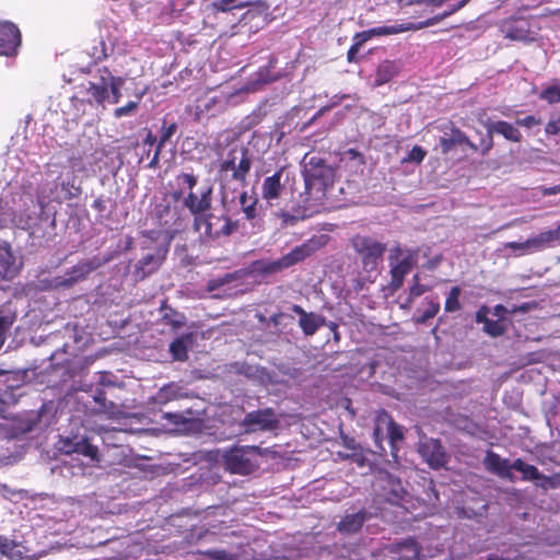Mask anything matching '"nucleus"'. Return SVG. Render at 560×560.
Returning a JSON list of instances; mask_svg holds the SVG:
<instances>
[{"instance_id":"f257e3e1","label":"nucleus","mask_w":560,"mask_h":560,"mask_svg":"<svg viewBox=\"0 0 560 560\" xmlns=\"http://www.w3.org/2000/svg\"><path fill=\"white\" fill-rule=\"evenodd\" d=\"M56 197L55 194L46 196L44 191L40 192L37 200H34L33 196L25 191L4 195L0 198V226L30 229L35 224L44 207Z\"/></svg>"},{"instance_id":"f03ea898","label":"nucleus","mask_w":560,"mask_h":560,"mask_svg":"<svg viewBox=\"0 0 560 560\" xmlns=\"http://www.w3.org/2000/svg\"><path fill=\"white\" fill-rule=\"evenodd\" d=\"M304 180L306 194L319 200L325 196L329 186L335 179V171L314 156L304 159Z\"/></svg>"},{"instance_id":"7ed1b4c3","label":"nucleus","mask_w":560,"mask_h":560,"mask_svg":"<svg viewBox=\"0 0 560 560\" xmlns=\"http://www.w3.org/2000/svg\"><path fill=\"white\" fill-rule=\"evenodd\" d=\"M388 260L392 275L390 287L397 290L402 285L404 278L417 264L418 252L396 246L389 249Z\"/></svg>"},{"instance_id":"20e7f679","label":"nucleus","mask_w":560,"mask_h":560,"mask_svg":"<svg viewBox=\"0 0 560 560\" xmlns=\"http://www.w3.org/2000/svg\"><path fill=\"white\" fill-rule=\"evenodd\" d=\"M250 170V159L248 158L247 150L242 145H233L226 158L220 164V171L238 180L245 182L247 173Z\"/></svg>"},{"instance_id":"39448f33","label":"nucleus","mask_w":560,"mask_h":560,"mask_svg":"<svg viewBox=\"0 0 560 560\" xmlns=\"http://www.w3.org/2000/svg\"><path fill=\"white\" fill-rule=\"evenodd\" d=\"M318 246L319 244L311 240L307 243L294 247L290 253H288L287 255L282 256L277 260L261 262L259 269L267 273L278 272L311 256L317 249Z\"/></svg>"},{"instance_id":"423d86ee","label":"nucleus","mask_w":560,"mask_h":560,"mask_svg":"<svg viewBox=\"0 0 560 560\" xmlns=\"http://www.w3.org/2000/svg\"><path fill=\"white\" fill-rule=\"evenodd\" d=\"M354 250L361 256L364 269L375 270L386 250V245L366 236L352 240Z\"/></svg>"},{"instance_id":"0eeeda50","label":"nucleus","mask_w":560,"mask_h":560,"mask_svg":"<svg viewBox=\"0 0 560 560\" xmlns=\"http://www.w3.org/2000/svg\"><path fill=\"white\" fill-rule=\"evenodd\" d=\"M256 447L242 446L226 451L223 455L225 467L234 474L247 475L256 467Z\"/></svg>"},{"instance_id":"6e6552de","label":"nucleus","mask_w":560,"mask_h":560,"mask_svg":"<svg viewBox=\"0 0 560 560\" xmlns=\"http://www.w3.org/2000/svg\"><path fill=\"white\" fill-rule=\"evenodd\" d=\"M196 230L200 235L208 238H217L222 235H229L232 232L233 225L230 219L223 214H209L197 215L195 218Z\"/></svg>"},{"instance_id":"1a4fd4ad","label":"nucleus","mask_w":560,"mask_h":560,"mask_svg":"<svg viewBox=\"0 0 560 560\" xmlns=\"http://www.w3.org/2000/svg\"><path fill=\"white\" fill-rule=\"evenodd\" d=\"M373 434L375 443L380 446L382 441L387 438L393 451L395 450V443L404 438L401 427L396 424L392 417L385 411H382L376 416Z\"/></svg>"},{"instance_id":"9d476101","label":"nucleus","mask_w":560,"mask_h":560,"mask_svg":"<svg viewBox=\"0 0 560 560\" xmlns=\"http://www.w3.org/2000/svg\"><path fill=\"white\" fill-rule=\"evenodd\" d=\"M440 21V18L435 16L428 19L427 21L418 23H399L393 25L377 26L363 32V39H371L374 36H389L395 34L405 33L408 31H418L429 26L435 25Z\"/></svg>"},{"instance_id":"9b49d317","label":"nucleus","mask_w":560,"mask_h":560,"mask_svg":"<svg viewBox=\"0 0 560 560\" xmlns=\"http://www.w3.org/2000/svg\"><path fill=\"white\" fill-rule=\"evenodd\" d=\"M242 424L247 432L266 431L275 429L278 419L271 409H264L247 413Z\"/></svg>"},{"instance_id":"f8f14e48","label":"nucleus","mask_w":560,"mask_h":560,"mask_svg":"<svg viewBox=\"0 0 560 560\" xmlns=\"http://www.w3.org/2000/svg\"><path fill=\"white\" fill-rule=\"evenodd\" d=\"M283 171L279 170L275 174L267 176L261 184L260 196L268 205L275 206L285 191L282 180Z\"/></svg>"},{"instance_id":"ddd939ff","label":"nucleus","mask_w":560,"mask_h":560,"mask_svg":"<svg viewBox=\"0 0 560 560\" xmlns=\"http://www.w3.org/2000/svg\"><path fill=\"white\" fill-rule=\"evenodd\" d=\"M486 129L488 132V141L483 142L482 153H487L492 148V135L498 133L503 136L506 140L520 142L522 135L520 130L508 121H487Z\"/></svg>"},{"instance_id":"4468645a","label":"nucleus","mask_w":560,"mask_h":560,"mask_svg":"<svg viewBox=\"0 0 560 560\" xmlns=\"http://www.w3.org/2000/svg\"><path fill=\"white\" fill-rule=\"evenodd\" d=\"M21 44L19 28L10 22L0 23V55H11Z\"/></svg>"},{"instance_id":"2eb2a0df","label":"nucleus","mask_w":560,"mask_h":560,"mask_svg":"<svg viewBox=\"0 0 560 560\" xmlns=\"http://www.w3.org/2000/svg\"><path fill=\"white\" fill-rule=\"evenodd\" d=\"M419 453L432 468H440L445 464V454L438 440L423 439L419 445Z\"/></svg>"},{"instance_id":"dca6fc26","label":"nucleus","mask_w":560,"mask_h":560,"mask_svg":"<svg viewBox=\"0 0 560 560\" xmlns=\"http://www.w3.org/2000/svg\"><path fill=\"white\" fill-rule=\"evenodd\" d=\"M383 553L388 560H412L419 558V548L413 539L387 546Z\"/></svg>"},{"instance_id":"f3484780","label":"nucleus","mask_w":560,"mask_h":560,"mask_svg":"<svg viewBox=\"0 0 560 560\" xmlns=\"http://www.w3.org/2000/svg\"><path fill=\"white\" fill-rule=\"evenodd\" d=\"M22 267L19 256L14 255L7 243H0V276L11 279L18 275Z\"/></svg>"},{"instance_id":"a211bd4d","label":"nucleus","mask_w":560,"mask_h":560,"mask_svg":"<svg viewBox=\"0 0 560 560\" xmlns=\"http://www.w3.org/2000/svg\"><path fill=\"white\" fill-rule=\"evenodd\" d=\"M98 264H95L92 260L81 261L78 265L73 266L72 269L67 272L63 277H59L55 279V287H70L73 283L82 280L88 276L91 271L96 269Z\"/></svg>"},{"instance_id":"6ab92c4d","label":"nucleus","mask_w":560,"mask_h":560,"mask_svg":"<svg viewBox=\"0 0 560 560\" xmlns=\"http://www.w3.org/2000/svg\"><path fill=\"white\" fill-rule=\"evenodd\" d=\"M491 310L488 306H481L476 314V322L483 324V330L491 337H498L505 332L506 323L499 319H490Z\"/></svg>"},{"instance_id":"aec40b11","label":"nucleus","mask_w":560,"mask_h":560,"mask_svg":"<svg viewBox=\"0 0 560 560\" xmlns=\"http://www.w3.org/2000/svg\"><path fill=\"white\" fill-rule=\"evenodd\" d=\"M483 463L489 471L497 474L501 478H506L513 481V475L511 472L513 464H510L508 459L501 458L498 454L489 452L487 453Z\"/></svg>"},{"instance_id":"412c9836","label":"nucleus","mask_w":560,"mask_h":560,"mask_svg":"<svg viewBox=\"0 0 560 560\" xmlns=\"http://www.w3.org/2000/svg\"><path fill=\"white\" fill-rule=\"evenodd\" d=\"M292 310L300 316L299 325L307 336L314 335L316 330L325 324L324 317L314 313H307L299 305H294Z\"/></svg>"},{"instance_id":"4be33fe9","label":"nucleus","mask_w":560,"mask_h":560,"mask_svg":"<svg viewBox=\"0 0 560 560\" xmlns=\"http://www.w3.org/2000/svg\"><path fill=\"white\" fill-rule=\"evenodd\" d=\"M210 188H205L199 192L190 191L185 199V206L197 215H201L210 207Z\"/></svg>"},{"instance_id":"5701e85b","label":"nucleus","mask_w":560,"mask_h":560,"mask_svg":"<svg viewBox=\"0 0 560 560\" xmlns=\"http://www.w3.org/2000/svg\"><path fill=\"white\" fill-rule=\"evenodd\" d=\"M530 254L541 252L548 247L560 243V237L557 230L544 231L537 235L527 238Z\"/></svg>"},{"instance_id":"b1692460","label":"nucleus","mask_w":560,"mask_h":560,"mask_svg":"<svg viewBox=\"0 0 560 560\" xmlns=\"http://www.w3.org/2000/svg\"><path fill=\"white\" fill-rule=\"evenodd\" d=\"M513 469L521 471L523 474V479L536 481L538 486L544 488L551 483L550 478L541 476L535 466L526 464L522 459L513 462Z\"/></svg>"},{"instance_id":"393cba45","label":"nucleus","mask_w":560,"mask_h":560,"mask_svg":"<svg viewBox=\"0 0 560 560\" xmlns=\"http://www.w3.org/2000/svg\"><path fill=\"white\" fill-rule=\"evenodd\" d=\"M194 343V335L186 334L178 338H176L170 345V352L172 357L177 361H184L187 359L188 350L192 347Z\"/></svg>"},{"instance_id":"a878e982","label":"nucleus","mask_w":560,"mask_h":560,"mask_svg":"<svg viewBox=\"0 0 560 560\" xmlns=\"http://www.w3.org/2000/svg\"><path fill=\"white\" fill-rule=\"evenodd\" d=\"M365 521V512L360 511L346 515L338 524V529L342 534H352L359 530Z\"/></svg>"},{"instance_id":"bb28decb","label":"nucleus","mask_w":560,"mask_h":560,"mask_svg":"<svg viewBox=\"0 0 560 560\" xmlns=\"http://www.w3.org/2000/svg\"><path fill=\"white\" fill-rule=\"evenodd\" d=\"M107 82L108 77H103L100 82H90L86 89L90 98L96 102L97 104H102L104 101L109 100Z\"/></svg>"},{"instance_id":"cd10ccee","label":"nucleus","mask_w":560,"mask_h":560,"mask_svg":"<svg viewBox=\"0 0 560 560\" xmlns=\"http://www.w3.org/2000/svg\"><path fill=\"white\" fill-rule=\"evenodd\" d=\"M180 397V388L174 383H170L161 387L153 396V401L160 405L167 404Z\"/></svg>"},{"instance_id":"c85d7f7f","label":"nucleus","mask_w":560,"mask_h":560,"mask_svg":"<svg viewBox=\"0 0 560 560\" xmlns=\"http://www.w3.org/2000/svg\"><path fill=\"white\" fill-rule=\"evenodd\" d=\"M397 72V67L392 61L382 62L376 71L375 85H382L388 82Z\"/></svg>"},{"instance_id":"c756f323","label":"nucleus","mask_w":560,"mask_h":560,"mask_svg":"<svg viewBox=\"0 0 560 560\" xmlns=\"http://www.w3.org/2000/svg\"><path fill=\"white\" fill-rule=\"evenodd\" d=\"M71 451L81 454L85 457H89L91 460H98L97 447L92 445L85 438L75 442Z\"/></svg>"},{"instance_id":"7c9ffc66","label":"nucleus","mask_w":560,"mask_h":560,"mask_svg":"<svg viewBox=\"0 0 560 560\" xmlns=\"http://www.w3.org/2000/svg\"><path fill=\"white\" fill-rule=\"evenodd\" d=\"M16 548H18V545L15 541H13L7 537L0 536V553L1 555L5 556L8 558H11V559L18 560L21 558L22 553Z\"/></svg>"},{"instance_id":"2f4dec72","label":"nucleus","mask_w":560,"mask_h":560,"mask_svg":"<svg viewBox=\"0 0 560 560\" xmlns=\"http://www.w3.org/2000/svg\"><path fill=\"white\" fill-rule=\"evenodd\" d=\"M122 84H124V79L108 74L107 85H108V92H110V93H109V100H107V101L109 103L116 104L119 102V100L121 97L120 89H121Z\"/></svg>"},{"instance_id":"473e14b6","label":"nucleus","mask_w":560,"mask_h":560,"mask_svg":"<svg viewBox=\"0 0 560 560\" xmlns=\"http://www.w3.org/2000/svg\"><path fill=\"white\" fill-rule=\"evenodd\" d=\"M200 560H242L237 555L225 550H209L200 555Z\"/></svg>"},{"instance_id":"72a5a7b5","label":"nucleus","mask_w":560,"mask_h":560,"mask_svg":"<svg viewBox=\"0 0 560 560\" xmlns=\"http://www.w3.org/2000/svg\"><path fill=\"white\" fill-rule=\"evenodd\" d=\"M164 255H165V252L162 254H158V255H147L140 261L141 269L144 272L153 271L158 266H160V264L164 259Z\"/></svg>"},{"instance_id":"f704fd0d","label":"nucleus","mask_w":560,"mask_h":560,"mask_svg":"<svg viewBox=\"0 0 560 560\" xmlns=\"http://www.w3.org/2000/svg\"><path fill=\"white\" fill-rule=\"evenodd\" d=\"M256 201L257 199L254 196L248 195L246 191L241 194L240 203L247 218H253L255 215Z\"/></svg>"},{"instance_id":"c9c22d12","label":"nucleus","mask_w":560,"mask_h":560,"mask_svg":"<svg viewBox=\"0 0 560 560\" xmlns=\"http://www.w3.org/2000/svg\"><path fill=\"white\" fill-rule=\"evenodd\" d=\"M142 95H143V93H139V94H137V100L136 101H130L127 105L117 107L114 110V116L116 118H121V117H125V116L132 115L136 112V109L138 108V105L140 103V100H141Z\"/></svg>"},{"instance_id":"e433bc0d","label":"nucleus","mask_w":560,"mask_h":560,"mask_svg":"<svg viewBox=\"0 0 560 560\" xmlns=\"http://www.w3.org/2000/svg\"><path fill=\"white\" fill-rule=\"evenodd\" d=\"M459 295L460 289L458 287H453L445 301L444 307L446 312H456L460 308Z\"/></svg>"},{"instance_id":"4c0bfd02","label":"nucleus","mask_w":560,"mask_h":560,"mask_svg":"<svg viewBox=\"0 0 560 560\" xmlns=\"http://www.w3.org/2000/svg\"><path fill=\"white\" fill-rule=\"evenodd\" d=\"M503 249H510L515 256H524L530 254L528 241L509 242L503 245Z\"/></svg>"},{"instance_id":"58836bf2","label":"nucleus","mask_w":560,"mask_h":560,"mask_svg":"<svg viewBox=\"0 0 560 560\" xmlns=\"http://www.w3.org/2000/svg\"><path fill=\"white\" fill-rule=\"evenodd\" d=\"M540 98L547 101L549 104H555L560 102V85L553 84L546 88L540 93Z\"/></svg>"},{"instance_id":"ea45409f","label":"nucleus","mask_w":560,"mask_h":560,"mask_svg":"<svg viewBox=\"0 0 560 560\" xmlns=\"http://www.w3.org/2000/svg\"><path fill=\"white\" fill-rule=\"evenodd\" d=\"M528 310L527 305H522L518 307H513L511 311H509L506 307H504L501 304H498L493 307L490 314H492L497 319L505 322V315L508 313L513 314L516 312H526Z\"/></svg>"},{"instance_id":"a19ab883","label":"nucleus","mask_w":560,"mask_h":560,"mask_svg":"<svg viewBox=\"0 0 560 560\" xmlns=\"http://www.w3.org/2000/svg\"><path fill=\"white\" fill-rule=\"evenodd\" d=\"M95 400L97 402L102 404V408L100 409V412L105 413L108 418H117L119 415V410L115 407L113 402H106L105 398L103 397H95Z\"/></svg>"},{"instance_id":"79ce46f5","label":"nucleus","mask_w":560,"mask_h":560,"mask_svg":"<svg viewBox=\"0 0 560 560\" xmlns=\"http://www.w3.org/2000/svg\"><path fill=\"white\" fill-rule=\"evenodd\" d=\"M176 130V125L175 124H172L170 126H167L162 135H161V138H160V142H159V145H158V149H156V152L154 154V159H153V162L158 160L159 158V154H160V150H161V147L170 140V138L174 135Z\"/></svg>"},{"instance_id":"37998d69","label":"nucleus","mask_w":560,"mask_h":560,"mask_svg":"<svg viewBox=\"0 0 560 560\" xmlns=\"http://www.w3.org/2000/svg\"><path fill=\"white\" fill-rule=\"evenodd\" d=\"M363 32L357 33L354 36V44L350 47L348 51V60L351 62L354 60L355 54L359 51L360 47L368 42L369 39H363Z\"/></svg>"},{"instance_id":"c03bdc74","label":"nucleus","mask_w":560,"mask_h":560,"mask_svg":"<svg viewBox=\"0 0 560 560\" xmlns=\"http://www.w3.org/2000/svg\"><path fill=\"white\" fill-rule=\"evenodd\" d=\"M451 137L453 139L452 141L454 142V144L465 143L472 150H477V147L472 142H470L469 139L466 137V135L464 132H462L460 130H454L452 132Z\"/></svg>"},{"instance_id":"a18cd8bd","label":"nucleus","mask_w":560,"mask_h":560,"mask_svg":"<svg viewBox=\"0 0 560 560\" xmlns=\"http://www.w3.org/2000/svg\"><path fill=\"white\" fill-rule=\"evenodd\" d=\"M425 156V152L420 147H413L406 161L420 163Z\"/></svg>"},{"instance_id":"49530a36","label":"nucleus","mask_w":560,"mask_h":560,"mask_svg":"<svg viewBox=\"0 0 560 560\" xmlns=\"http://www.w3.org/2000/svg\"><path fill=\"white\" fill-rule=\"evenodd\" d=\"M178 182L185 185L190 191H192L194 187L197 184V178L191 174H182L178 176Z\"/></svg>"},{"instance_id":"de8ad7c7","label":"nucleus","mask_w":560,"mask_h":560,"mask_svg":"<svg viewBox=\"0 0 560 560\" xmlns=\"http://www.w3.org/2000/svg\"><path fill=\"white\" fill-rule=\"evenodd\" d=\"M236 0H218L215 2V8L221 11H228L232 8H243V4H234Z\"/></svg>"},{"instance_id":"09e8293b","label":"nucleus","mask_w":560,"mask_h":560,"mask_svg":"<svg viewBox=\"0 0 560 560\" xmlns=\"http://www.w3.org/2000/svg\"><path fill=\"white\" fill-rule=\"evenodd\" d=\"M545 131L547 135L560 133V117L549 120V122L546 125Z\"/></svg>"},{"instance_id":"8fccbe9b","label":"nucleus","mask_w":560,"mask_h":560,"mask_svg":"<svg viewBox=\"0 0 560 560\" xmlns=\"http://www.w3.org/2000/svg\"><path fill=\"white\" fill-rule=\"evenodd\" d=\"M413 281H415V284L410 289V295L413 296V298H417V296H420L421 294H423L427 289H425L424 285L419 283V276L418 275H416L413 277Z\"/></svg>"},{"instance_id":"3c124183","label":"nucleus","mask_w":560,"mask_h":560,"mask_svg":"<svg viewBox=\"0 0 560 560\" xmlns=\"http://www.w3.org/2000/svg\"><path fill=\"white\" fill-rule=\"evenodd\" d=\"M516 122L520 126H523V127H526V128H532L534 126L539 125L540 120L537 119L535 116H526L524 118L517 119Z\"/></svg>"},{"instance_id":"603ef678","label":"nucleus","mask_w":560,"mask_h":560,"mask_svg":"<svg viewBox=\"0 0 560 560\" xmlns=\"http://www.w3.org/2000/svg\"><path fill=\"white\" fill-rule=\"evenodd\" d=\"M452 137H443L441 138L440 140V144H441V148H442V151L443 153H447L448 151H451V149L455 145L454 142L452 141Z\"/></svg>"},{"instance_id":"864d4df0","label":"nucleus","mask_w":560,"mask_h":560,"mask_svg":"<svg viewBox=\"0 0 560 560\" xmlns=\"http://www.w3.org/2000/svg\"><path fill=\"white\" fill-rule=\"evenodd\" d=\"M440 310V305L438 303H430L428 310L423 314V319L434 317Z\"/></svg>"},{"instance_id":"5fc2aeb1","label":"nucleus","mask_w":560,"mask_h":560,"mask_svg":"<svg viewBox=\"0 0 560 560\" xmlns=\"http://www.w3.org/2000/svg\"><path fill=\"white\" fill-rule=\"evenodd\" d=\"M399 2H400L402 5H412V4H420V3H424V0H399Z\"/></svg>"},{"instance_id":"6e6d98bb","label":"nucleus","mask_w":560,"mask_h":560,"mask_svg":"<svg viewBox=\"0 0 560 560\" xmlns=\"http://www.w3.org/2000/svg\"><path fill=\"white\" fill-rule=\"evenodd\" d=\"M445 0H424V3H428V4H433V5H440L444 2Z\"/></svg>"},{"instance_id":"4d7b16f0","label":"nucleus","mask_w":560,"mask_h":560,"mask_svg":"<svg viewBox=\"0 0 560 560\" xmlns=\"http://www.w3.org/2000/svg\"><path fill=\"white\" fill-rule=\"evenodd\" d=\"M154 142H155V138L151 133H149L147 139H145V143L151 145Z\"/></svg>"},{"instance_id":"13d9d810","label":"nucleus","mask_w":560,"mask_h":560,"mask_svg":"<svg viewBox=\"0 0 560 560\" xmlns=\"http://www.w3.org/2000/svg\"><path fill=\"white\" fill-rule=\"evenodd\" d=\"M329 327H330V329L335 332V339H336V340H338V339H339V335H338V332L336 331L337 326H336L334 323H330V324H329Z\"/></svg>"},{"instance_id":"bf43d9fd","label":"nucleus","mask_w":560,"mask_h":560,"mask_svg":"<svg viewBox=\"0 0 560 560\" xmlns=\"http://www.w3.org/2000/svg\"><path fill=\"white\" fill-rule=\"evenodd\" d=\"M166 418H170V419H174L175 422H177L179 416L178 415H172V413H166L165 415Z\"/></svg>"},{"instance_id":"052dcab7","label":"nucleus","mask_w":560,"mask_h":560,"mask_svg":"<svg viewBox=\"0 0 560 560\" xmlns=\"http://www.w3.org/2000/svg\"><path fill=\"white\" fill-rule=\"evenodd\" d=\"M557 232H558V235L560 237V223L558 224V226L556 228Z\"/></svg>"}]
</instances>
